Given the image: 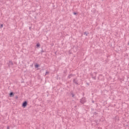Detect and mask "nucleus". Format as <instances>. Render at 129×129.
<instances>
[{
    "label": "nucleus",
    "mask_w": 129,
    "mask_h": 129,
    "mask_svg": "<svg viewBox=\"0 0 129 129\" xmlns=\"http://www.w3.org/2000/svg\"><path fill=\"white\" fill-rule=\"evenodd\" d=\"M73 82L75 84L78 85V81L77 80V79H74Z\"/></svg>",
    "instance_id": "3"
},
{
    "label": "nucleus",
    "mask_w": 129,
    "mask_h": 129,
    "mask_svg": "<svg viewBox=\"0 0 129 129\" xmlns=\"http://www.w3.org/2000/svg\"><path fill=\"white\" fill-rule=\"evenodd\" d=\"M8 65H9V66L10 67V66L14 65V63H13V61L12 60H10L9 61V63H8Z\"/></svg>",
    "instance_id": "4"
},
{
    "label": "nucleus",
    "mask_w": 129,
    "mask_h": 129,
    "mask_svg": "<svg viewBox=\"0 0 129 129\" xmlns=\"http://www.w3.org/2000/svg\"><path fill=\"white\" fill-rule=\"evenodd\" d=\"M40 46H41V45L40 44V43H37L36 44V46L37 48H40Z\"/></svg>",
    "instance_id": "6"
},
{
    "label": "nucleus",
    "mask_w": 129,
    "mask_h": 129,
    "mask_svg": "<svg viewBox=\"0 0 129 129\" xmlns=\"http://www.w3.org/2000/svg\"><path fill=\"white\" fill-rule=\"evenodd\" d=\"M74 15H77V13L76 12L74 13Z\"/></svg>",
    "instance_id": "11"
},
{
    "label": "nucleus",
    "mask_w": 129,
    "mask_h": 129,
    "mask_svg": "<svg viewBox=\"0 0 129 129\" xmlns=\"http://www.w3.org/2000/svg\"><path fill=\"white\" fill-rule=\"evenodd\" d=\"M28 104V102L27 101H24L22 104L23 107H26L27 106V105Z\"/></svg>",
    "instance_id": "2"
},
{
    "label": "nucleus",
    "mask_w": 129,
    "mask_h": 129,
    "mask_svg": "<svg viewBox=\"0 0 129 129\" xmlns=\"http://www.w3.org/2000/svg\"><path fill=\"white\" fill-rule=\"evenodd\" d=\"M48 73H49V72H46V74H45V75H47V74H48Z\"/></svg>",
    "instance_id": "12"
},
{
    "label": "nucleus",
    "mask_w": 129,
    "mask_h": 129,
    "mask_svg": "<svg viewBox=\"0 0 129 129\" xmlns=\"http://www.w3.org/2000/svg\"><path fill=\"white\" fill-rule=\"evenodd\" d=\"M10 97H12V96H14V93L13 92H11L10 94Z\"/></svg>",
    "instance_id": "5"
},
{
    "label": "nucleus",
    "mask_w": 129,
    "mask_h": 129,
    "mask_svg": "<svg viewBox=\"0 0 129 129\" xmlns=\"http://www.w3.org/2000/svg\"><path fill=\"white\" fill-rule=\"evenodd\" d=\"M81 103H84L85 102H86V99L85 98H83L80 100Z\"/></svg>",
    "instance_id": "1"
},
{
    "label": "nucleus",
    "mask_w": 129,
    "mask_h": 129,
    "mask_svg": "<svg viewBox=\"0 0 129 129\" xmlns=\"http://www.w3.org/2000/svg\"><path fill=\"white\" fill-rule=\"evenodd\" d=\"M7 129H10V126H8Z\"/></svg>",
    "instance_id": "13"
},
{
    "label": "nucleus",
    "mask_w": 129,
    "mask_h": 129,
    "mask_svg": "<svg viewBox=\"0 0 129 129\" xmlns=\"http://www.w3.org/2000/svg\"><path fill=\"white\" fill-rule=\"evenodd\" d=\"M84 35H86V36H87V32H84Z\"/></svg>",
    "instance_id": "10"
},
{
    "label": "nucleus",
    "mask_w": 129,
    "mask_h": 129,
    "mask_svg": "<svg viewBox=\"0 0 129 129\" xmlns=\"http://www.w3.org/2000/svg\"><path fill=\"white\" fill-rule=\"evenodd\" d=\"M35 68H38L39 67V64H35Z\"/></svg>",
    "instance_id": "8"
},
{
    "label": "nucleus",
    "mask_w": 129,
    "mask_h": 129,
    "mask_svg": "<svg viewBox=\"0 0 129 129\" xmlns=\"http://www.w3.org/2000/svg\"><path fill=\"white\" fill-rule=\"evenodd\" d=\"M74 75H70L68 76V78L70 79L71 77H73Z\"/></svg>",
    "instance_id": "7"
},
{
    "label": "nucleus",
    "mask_w": 129,
    "mask_h": 129,
    "mask_svg": "<svg viewBox=\"0 0 129 129\" xmlns=\"http://www.w3.org/2000/svg\"><path fill=\"white\" fill-rule=\"evenodd\" d=\"M3 27H4V25L1 24V25L0 26L1 29H2V28H3Z\"/></svg>",
    "instance_id": "9"
}]
</instances>
